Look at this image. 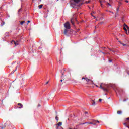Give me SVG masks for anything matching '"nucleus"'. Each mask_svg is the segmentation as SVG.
Masks as SVG:
<instances>
[{"instance_id": "obj_32", "label": "nucleus", "mask_w": 129, "mask_h": 129, "mask_svg": "<svg viewBox=\"0 0 129 129\" xmlns=\"http://www.w3.org/2000/svg\"><path fill=\"white\" fill-rule=\"evenodd\" d=\"M102 100V99H99V101L100 102V101H101Z\"/></svg>"}, {"instance_id": "obj_43", "label": "nucleus", "mask_w": 129, "mask_h": 129, "mask_svg": "<svg viewBox=\"0 0 129 129\" xmlns=\"http://www.w3.org/2000/svg\"><path fill=\"white\" fill-rule=\"evenodd\" d=\"M84 78H82V80H83V79H84Z\"/></svg>"}, {"instance_id": "obj_9", "label": "nucleus", "mask_w": 129, "mask_h": 129, "mask_svg": "<svg viewBox=\"0 0 129 129\" xmlns=\"http://www.w3.org/2000/svg\"><path fill=\"white\" fill-rule=\"evenodd\" d=\"M74 19L73 18H72L71 19V23L73 25V26H74Z\"/></svg>"}, {"instance_id": "obj_14", "label": "nucleus", "mask_w": 129, "mask_h": 129, "mask_svg": "<svg viewBox=\"0 0 129 129\" xmlns=\"http://www.w3.org/2000/svg\"><path fill=\"white\" fill-rule=\"evenodd\" d=\"M117 114H121L122 113V111H118L117 112Z\"/></svg>"}, {"instance_id": "obj_46", "label": "nucleus", "mask_w": 129, "mask_h": 129, "mask_svg": "<svg viewBox=\"0 0 129 129\" xmlns=\"http://www.w3.org/2000/svg\"><path fill=\"white\" fill-rule=\"evenodd\" d=\"M102 54H105V53L104 52H102Z\"/></svg>"}, {"instance_id": "obj_7", "label": "nucleus", "mask_w": 129, "mask_h": 129, "mask_svg": "<svg viewBox=\"0 0 129 129\" xmlns=\"http://www.w3.org/2000/svg\"><path fill=\"white\" fill-rule=\"evenodd\" d=\"M12 43H14L15 46H18V45H19V41L16 42V41H12Z\"/></svg>"}, {"instance_id": "obj_12", "label": "nucleus", "mask_w": 129, "mask_h": 129, "mask_svg": "<svg viewBox=\"0 0 129 129\" xmlns=\"http://www.w3.org/2000/svg\"><path fill=\"white\" fill-rule=\"evenodd\" d=\"M84 79H85V80H86V81H87V82H89L90 81V79H89L87 78H85Z\"/></svg>"}, {"instance_id": "obj_35", "label": "nucleus", "mask_w": 129, "mask_h": 129, "mask_svg": "<svg viewBox=\"0 0 129 129\" xmlns=\"http://www.w3.org/2000/svg\"><path fill=\"white\" fill-rule=\"evenodd\" d=\"M109 61L110 62H112V61L111 60H109Z\"/></svg>"}, {"instance_id": "obj_45", "label": "nucleus", "mask_w": 129, "mask_h": 129, "mask_svg": "<svg viewBox=\"0 0 129 129\" xmlns=\"http://www.w3.org/2000/svg\"><path fill=\"white\" fill-rule=\"evenodd\" d=\"M126 100V99H124V101H125Z\"/></svg>"}, {"instance_id": "obj_16", "label": "nucleus", "mask_w": 129, "mask_h": 129, "mask_svg": "<svg viewBox=\"0 0 129 129\" xmlns=\"http://www.w3.org/2000/svg\"><path fill=\"white\" fill-rule=\"evenodd\" d=\"M25 23H26V22L25 21H22L20 22V24L24 25V24H25Z\"/></svg>"}, {"instance_id": "obj_25", "label": "nucleus", "mask_w": 129, "mask_h": 129, "mask_svg": "<svg viewBox=\"0 0 129 129\" xmlns=\"http://www.w3.org/2000/svg\"><path fill=\"white\" fill-rule=\"evenodd\" d=\"M107 5H108V6H110V7H111V5H110L109 3H107Z\"/></svg>"}, {"instance_id": "obj_5", "label": "nucleus", "mask_w": 129, "mask_h": 129, "mask_svg": "<svg viewBox=\"0 0 129 129\" xmlns=\"http://www.w3.org/2000/svg\"><path fill=\"white\" fill-rule=\"evenodd\" d=\"M93 123H94V125H96V123H99V121L98 120H93Z\"/></svg>"}, {"instance_id": "obj_13", "label": "nucleus", "mask_w": 129, "mask_h": 129, "mask_svg": "<svg viewBox=\"0 0 129 129\" xmlns=\"http://www.w3.org/2000/svg\"><path fill=\"white\" fill-rule=\"evenodd\" d=\"M119 43H120V44H121V45H122V46H126V44H124V43H122L121 41H119Z\"/></svg>"}, {"instance_id": "obj_18", "label": "nucleus", "mask_w": 129, "mask_h": 129, "mask_svg": "<svg viewBox=\"0 0 129 129\" xmlns=\"http://www.w3.org/2000/svg\"><path fill=\"white\" fill-rule=\"evenodd\" d=\"M55 119L56 120H57V121H58L59 120V118H58V116L56 115V117H55Z\"/></svg>"}, {"instance_id": "obj_11", "label": "nucleus", "mask_w": 129, "mask_h": 129, "mask_svg": "<svg viewBox=\"0 0 129 129\" xmlns=\"http://www.w3.org/2000/svg\"><path fill=\"white\" fill-rule=\"evenodd\" d=\"M67 33H68V30H67V29H64V35H67Z\"/></svg>"}, {"instance_id": "obj_47", "label": "nucleus", "mask_w": 129, "mask_h": 129, "mask_svg": "<svg viewBox=\"0 0 129 129\" xmlns=\"http://www.w3.org/2000/svg\"><path fill=\"white\" fill-rule=\"evenodd\" d=\"M100 52H101V53H102V52H101V51H100Z\"/></svg>"}, {"instance_id": "obj_27", "label": "nucleus", "mask_w": 129, "mask_h": 129, "mask_svg": "<svg viewBox=\"0 0 129 129\" xmlns=\"http://www.w3.org/2000/svg\"><path fill=\"white\" fill-rule=\"evenodd\" d=\"M21 9H19V10H18V14H20V11H21Z\"/></svg>"}, {"instance_id": "obj_21", "label": "nucleus", "mask_w": 129, "mask_h": 129, "mask_svg": "<svg viewBox=\"0 0 129 129\" xmlns=\"http://www.w3.org/2000/svg\"><path fill=\"white\" fill-rule=\"evenodd\" d=\"M121 4H122L121 2H119L118 7H120V5H121Z\"/></svg>"}, {"instance_id": "obj_10", "label": "nucleus", "mask_w": 129, "mask_h": 129, "mask_svg": "<svg viewBox=\"0 0 129 129\" xmlns=\"http://www.w3.org/2000/svg\"><path fill=\"white\" fill-rule=\"evenodd\" d=\"M18 105L19 106V107H18L19 108H23V104L21 103H18Z\"/></svg>"}, {"instance_id": "obj_17", "label": "nucleus", "mask_w": 129, "mask_h": 129, "mask_svg": "<svg viewBox=\"0 0 129 129\" xmlns=\"http://www.w3.org/2000/svg\"><path fill=\"white\" fill-rule=\"evenodd\" d=\"M39 9H42L43 8V5H40L38 6Z\"/></svg>"}, {"instance_id": "obj_34", "label": "nucleus", "mask_w": 129, "mask_h": 129, "mask_svg": "<svg viewBox=\"0 0 129 129\" xmlns=\"http://www.w3.org/2000/svg\"><path fill=\"white\" fill-rule=\"evenodd\" d=\"M125 3H128V1H127V0H125Z\"/></svg>"}, {"instance_id": "obj_23", "label": "nucleus", "mask_w": 129, "mask_h": 129, "mask_svg": "<svg viewBox=\"0 0 129 129\" xmlns=\"http://www.w3.org/2000/svg\"><path fill=\"white\" fill-rule=\"evenodd\" d=\"M116 11L117 12H118V11H119V7L118 6V7L116 9Z\"/></svg>"}, {"instance_id": "obj_42", "label": "nucleus", "mask_w": 129, "mask_h": 129, "mask_svg": "<svg viewBox=\"0 0 129 129\" xmlns=\"http://www.w3.org/2000/svg\"><path fill=\"white\" fill-rule=\"evenodd\" d=\"M85 114H87L88 112H85Z\"/></svg>"}, {"instance_id": "obj_4", "label": "nucleus", "mask_w": 129, "mask_h": 129, "mask_svg": "<svg viewBox=\"0 0 129 129\" xmlns=\"http://www.w3.org/2000/svg\"><path fill=\"white\" fill-rule=\"evenodd\" d=\"M64 27L66 29H70V24H69V22H67L64 24Z\"/></svg>"}, {"instance_id": "obj_44", "label": "nucleus", "mask_w": 129, "mask_h": 129, "mask_svg": "<svg viewBox=\"0 0 129 129\" xmlns=\"http://www.w3.org/2000/svg\"><path fill=\"white\" fill-rule=\"evenodd\" d=\"M96 87H98V86L97 85H96Z\"/></svg>"}, {"instance_id": "obj_38", "label": "nucleus", "mask_w": 129, "mask_h": 129, "mask_svg": "<svg viewBox=\"0 0 129 129\" xmlns=\"http://www.w3.org/2000/svg\"><path fill=\"white\" fill-rule=\"evenodd\" d=\"M100 24H103V22H100Z\"/></svg>"}, {"instance_id": "obj_20", "label": "nucleus", "mask_w": 129, "mask_h": 129, "mask_svg": "<svg viewBox=\"0 0 129 129\" xmlns=\"http://www.w3.org/2000/svg\"><path fill=\"white\" fill-rule=\"evenodd\" d=\"M90 124V122H85V123H83V124Z\"/></svg>"}, {"instance_id": "obj_37", "label": "nucleus", "mask_w": 129, "mask_h": 129, "mask_svg": "<svg viewBox=\"0 0 129 129\" xmlns=\"http://www.w3.org/2000/svg\"><path fill=\"white\" fill-rule=\"evenodd\" d=\"M48 83H49V81L47 82L46 83V84H48Z\"/></svg>"}, {"instance_id": "obj_1", "label": "nucleus", "mask_w": 129, "mask_h": 129, "mask_svg": "<svg viewBox=\"0 0 129 129\" xmlns=\"http://www.w3.org/2000/svg\"><path fill=\"white\" fill-rule=\"evenodd\" d=\"M83 1L84 0H71L70 4L72 6H77V7H80L83 4Z\"/></svg>"}, {"instance_id": "obj_28", "label": "nucleus", "mask_w": 129, "mask_h": 129, "mask_svg": "<svg viewBox=\"0 0 129 129\" xmlns=\"http://www.w3.org/2000/svg\"><path fill=\"white\" fill-rule=\"evenodd\" d=\"M91 15H92V17H94V18L96 19V17L93 15H92V13H91Z\"/></svg>"}, {"instance_id": "obj_26", "label": "nucleus", "mask_w": 129, "mask_h": 129, "mask_svg": "<svg viewBox=\"0 0 129 129\" xmlns=\"http://www.w3.org/2000/svg\"><path fill=\"white\" fill-rule=\"evenodd\" d=\"M90 3V1H86V4H89Z\"/></svg>"}, {"instance_id": "obj_41", "label": "nucleus", "mask_w": 129, "mask_h": 129, "mask_svg": "<svg viewBox=\"0 0 129 129\" xmlns=\"http://www.w3.org/2000/svg\"><path fill=\"white\" fill-rule=\"evenodd\" d=\"M38 106H41V105L38 104Z\"/></svg>"}, {"instance_id": "obj_2", "label": "nucleus", "mask_w": 129, "mask_h": 129, "mask_svg": "<svg viewBox=\"0 0 129 129\" xmlns=\"http://www.w3.org/2000/svg\"><path fill=\"white\" fill-rule=\"evenodd\" d=\"M123 30L126 32L127 35L129 34V27L125 23L123 25Z\"/></svg>"}, {"instance_id": "obj_31", "label": "nucleus", "mask_w": 129, "mask_h": 129, "mask_svg": "<svg viewBox=\"0 0 129 129\" xmlns=\"http://www.w3.org/2000/svg\"><path fill=\"white\" fill-rule=\"evenodd\" d=\"M27 23H28V24H29V23H31V21H30V20H28V21H27Z\"/></svg>"}, {"instance_id": "obj_8", "label": "nucleus", "mask_w": 129, "mask_h": 129, "mask_svg": "<svg viewBox=\"0 0 129 129\" xmlns=\"http://www.w3.org/2000/svg\"><path fill=\"white\" fill-rule=\"evenodd\" d=\"M62 76H61V78H62V77H64V76H66V75H64V73H65V70H62Z\"/></svg>"}, {"instance_id": "obj_40", "label": "nucleus", "mask_w": 129, "mask_h": 129, "mask_svg": "<svg viewBox=\"0 0 129 129\" xmlns=\"http://www.w3.org/2000/svg\"><path fill=\"white\" fill-rule=\"evenodd\" d=\"M127 120H129V118H126Z\"/></svg>"}, {"instance_id": "obj_3", "label": "nucleus", "mask_w": 129, "mask_h": 129, "mask_svg": "<svg viewBox=\"0 0 129 129\" xmlns=\"http://www.w3.org/2000/svg\"><path fill=\"white\" fill-rule=\"evenodd\" d=\"M106 87H107V86L106 85H104L102 86V84H101L99 88H100L101 89H103L104 91H106V92H107L108 90H107V89H106Z\"/></svg>"}, {"instance_id": "obj_48", "label": "nucleus", "mask_w": 129, "mask_h": 129, "mask_svg": "<svg viewBox=\"0 0 129 129\" xmlns=\"http://www.w3.org/2000/svg\"><path fill=\"white\" fill-rule=\"evenodd\" d=\"M16 70H15L14 71H16Z\"/></svg>"}, {"instance_id": "obj_24", "label": "nucleus", "mask_w": 129, "mask_h": 129, "mask_svg": "<svg viewBox=\"0 0 129 129\" xmlns=\"http://www.w3.org/2000/svg\"><path fill=\"white\" fill-rule=\"evenodd\" d=\"M100 4L101 5V7H102V1H100Z\"/></svg>"}, {"instance_id": "obj_30", "label": "nucleus", "mask_w": 129, "mask_h": 129, "mask_svg": "<svg viewBox=\"0 0 129 129\" xmlns=\"http://www.w3.org/2000/svg\"><path fill=\"white\" fill-rule=\"evenodd\" d=\"M109 13H112V14H114V13H113V12H111V11H109Z\"/></svg>"}, {"instance_id": "obj_19", "label": "nucleus", "mask_w": 129, "mask_h": 129, "mask_svg": "<svg viewBox=\"0 0 129 129\" xmlns=\"http://www.w3.org/2000/svg\"><path fill=\"white\" fill-rule=\"evenodd\" d=\"M99 2H102V3H106V1H105V0H100Z\"/></svg>"}, {"instance_id": "obj_6", "label": "nucleus", "mask_w": 129, "mask_h": 129, "mask_svg": "<svg viewBox=\"0 0 129 129\" xmlns=\"http://www.w3.org/2000/svg\"><path fill=\"white\" fill-rule=\"evenodd\" d=\"M90 102H91V103H92V105L95 106V100H91Z\"/></svg>"}, {"instance_id": "obj_33", "label": "nucleus", "mask_w": 129, "mask_h": 129, "mask_svg": "<svg viewBox=\"0 0 129 129\" xmlns=\"http://www.w3.org/2000/svg\"><path fill=\"white\" fill-rule=\"evenodd\" d=\"M123 125H125V126H126V125H126V123H123Z\"/></svg>"}, {"instance_id": "obj_22", "label": "nucleus", "mask_w": 129, "mask_h": 129, "mask_svg": "<svg viewBox=\"0 0 129 129\" xmlns=\"http://www.w3.org/2000/svg\"><path fill=\"white\" fill-rule=\"evenodd\" d=\"M90 124H93L94 125V124H95L94 123L93 121H92V122H90Z\"/></svg>"}, {"instance_id": "obj_29", "label": "nucleus", "mask_w": 129, "mask_h": 129, "mask_svg": "<svg viewBox=\"0 0 129 129\" xmlns=\"http://www.w3.org/2000/svg\"><path fill=\"white\" fill-rule=\"evenodd\" d=\"M110 51H111V52H112L113 53H114V50H112L111 49H110Z\"/></svg>"}, {"instance_id": "obj_39", "label": "nucleus", "mask_w": 129, "mask_h": 129, "mask_svg": "<svg viewBox=\"0 0 129 129\" xmlns=\"http://www.w3.org/2000/svg\"><path fill=\"white\" fill-rule=\"evenodd\" d=\"M1 129H4V127H0Z\"/></svg>"}, {"instance_id": "obj_36", "label": "nucleus", "mask_w": 129, "mask_h": 129, "mask_svg": "<svg viewBox=\"0 0 129 129\" xmlns=\"http://www.w3.org/2000/svg\"><path fill=\"white\" fill-rule=\"evenodd\" d=\"M63 80H64V79L63 80H60L61 82H63Z\"/></svg>"}, {"instance_id": "obj_15", "label": "nucleus", "mask_w": 129, "mask_h": 129, "mask_svg": "<svg viewBox=\"0 0 129 129\" xmlns=\"http://www.w3.org/2000/svg\"><path fill=\"white\" fill-rule=\"evenodd\" d=\"M58 126H61L62 125V122H59L58 124H57Z\"/></svg>"}]
</instances>
